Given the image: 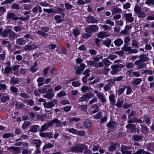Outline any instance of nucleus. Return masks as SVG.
<instances>
[{
  "label": "nucleus",
  "instance_id": "obj_1",
  "mask_svg": "<svg viewBox=\"0 0 154 154\" xmlns=\"http://www.w3.org/2000/svg\"><path fill=\"white\" fill-rule=\"evenodd\" d=\"M75 60L77 64L81 63L80 67L78 66H74V69L75 70V73L77 75H79L85 69L86 65L84 63H82L83 60L81 58H77L75 59Z\"/></svg>",
  "mask_w": 154,
  "mask_h": 154
},
{
  "label": "nucleus",
  "instance_id": "obj_2",
  "mask_svg": "<svg viewBox=\"0 0 154 154\" xmlns=\"http://www.w3.org/2000/svg\"><path fill=\"white\" fill-rule=\"evenodd\" d=\"M85 149V148L80 146L79 144L75 143L73 145L72 147L69 148V150L68 151L75 153L78 152L82 153Z\"/></svg>",
  "mask_w": 154,
  "mask_h": 154
},
{
  "label": "nucleus",
  "instance_id": "obj_3",
  "mask_svg": "<svg viewBox=\"0 0 154 154\" xmlns=\"http://www.w3.org/2000/svg\"><path fill=\"white\" fill-rule=\"evenodd\" d=\"M50 29L48 26H42L41 27L40 30H38L37 33L43 37H46L48 35V32Z\"/></svg>",
  "mask_w": 154,
  "mask_h": 154
},
{
  "label": "nucleus",
  "instance_id": "obj_4",
  "mask_svg": "<svg viewBox=\"0 0 154 154\" xmlns=\"http://www.w3.org/2000/svg\"><path fill=\"white\" fill-rule=\"evenodd\" d=\"M98 29L99 27L97 25H91L85 27V31L87 33H91L97 32Z\"/></svg>",
  "mask_w": 154,
  "mask_h": 154
},
{
  "label": "nucleus",
  "instance_id": "obj_5",
  "mask_svg": "<svg viewBox=\"0 0 154 154\" xmlns=\"http://www.w3.org/2000/svg\"><path fill=\"white\" fill-rule=\"evenodd\" d=\"M94 95L93 94L89 93L86 94L85 95H83L82 96L80 97L78 100V102H82L84 101H88V99L91 97H94Z\"/></svg>",
  "mask_w": 154,
  "mask_h": 154
},
{
  "label": "nucleus",
  "instance_id": "obj_6",
  "mask_svg": "<svg viewBox=\"0 0 154 154\" xmlns=\"http://www.w3.org/2000/svg\"><path fill=\"white\" fill-rule=\"evenodd\" d=\"M132 14L131 13H125L124 14L125 18L126 23H132L134 21V18L132 17Z\"/></svg>",
  "mask_w": 154,
  "mask_h": 154
},
{
  "label": "nucleus",
  "instance_id": "obj_7",
  "mask_svg": "<svg viewBox=\"0 0 154 154\" xmlns=\"http://www.w3.org/2000/svg\"><path fill=\"white\" fill-rule=\"evenodd\" d=\"M29 131L32 132L36 133L40 131V126L38 125H33L30 127Z\"/></svg>",
  "mask_w": 154,
  "mask_h": 154
},
{
  "label": "nucleus",
  "instance_id": "obj_8",
  "mask_svg": "<svg viewBox=\"0 0 154 154\" xmlns=\"http://www.w3.org/2000/svg\"><path fill=\"white\" fill-rule=\"evenodd\" d=\"M106 126L108 128L114 129L117 126L116 122L110 120L108 122L106 123Z\"/></svg>",
  "mask_w": 154,
  "mask_h": 154
},
{
  "label": "nucleus",
  "instance_id": "obj_9",
  "mask_svg": "<svg viewBox=\"0 0 154 154\" xmlns=\"http://www.w3.org/2000/svg\"><path fill=\"white\" fill-rule=\"evenodd\" d=\"M86 21L88 23H94L98 22L97 20L93 17L91 15L89 16L85 17Z\"/></svg>",
  "mask_w": 154,
  "mask_h": 154
},
{
  "label": "nucleus",
  "instance_id": "obj_10",
  "mask_svg": "<svg viewBox=\"0 0 154 154\" xmlns=\"http://www.w3.org/2000/svg\"><path fill=\"white\" fill-rule=\"evenodd\" d=\"M18 35L16 33L10 29L8 35L9 38L11 40H13L15 39H16Z\"/></svg>",
  "mask_w": 154,
  "mask_h": 154
},
{
  "label": "nucleus",
  "instance_id": "obj_11",
  "mask_svg": "<svg viewBox=\"0 0 154 154\" xmlns=\"http://www.w3.org/2000/svg\"><path fill=\"white\" fill-rule=\"evenodd\" d=\"M118 145V147L119 146V144L118 143H114L112 142L111 143L110 146L109 147V151H113L115 150L116 149V146Z\"/></svg>",
  "mask_w": 154,
  "mask_h": 154
},
{
  "label": "nucleus",
  "instance_id": "obj_12",
  "mask_svg": "<svg viewBox=\"0 0 154 154\" xmlns=\"http://www.w3.org/2000/svg\"><path fill=\"white\" fill-rule=\"evenodd\" d=\"M37 47L38 46L37 45L34 44L28 45L25 46L24 49L26 51L33 50L36 49Z\"/></svg>",
  "mask_w": 154,
  "mask_h": 154
},
{
  "label": "nucleus",
  "instance_id": "obj_13",
  "mask_svg": "<svg viewBox=\"0 0 154 154\" xmlns=\"http://www.w3.org/2000/svg\"><path fill=\"white\" fill-rule=\"evenodd\" d=\"M32 143L35 145L36 149H38L41 146V144L42 143L41 141L38 139H34L32 141Z\"/></svg>",
  "mask_w": 154,
  "mask_h": 154
},
{
  "label": "nucleus",
  "instance_id": "obj_14",
  "mask_svg": "<svg viewBox=\"0 0 154 154\" xmlns=\"http://www.w3.org/2000/svg\"><path fill=\"white\" fill-rule=\"evenodd\" d=\"M44 107L46 108H51L54 106V104L52 102L48 101V102H45L43 103Z\"/></svg>",
  "mask_w": 154,
  "mask_h": 154
},
{
  "label": "nucleus",
  "instance_id": "obj_15",
  "mask_svg": "<svg viewBox=\"0 0 154 154\" xmlns=\"http://www.w3.org/2000/svg\"><path fill=\"white\" fill-rule=\"evenodd\" d=\"M32 12L35 14H37L38 12H39V14H40L42 11V8L39 6H38V7H34L32 9Z\"/></svg>",
  "mask_w": 154,
  "mask_h": 154
},
{
  "label": "nucleus",
  "instance_id": "obj_16",
  "mask_svg": "<svg viewBox=\"0 0 154 154\" xmlns=\"http://www.w3.org/2000/svg\"><path fill=\"white\" fill-rule=\"evenodd\" d=\"M114 43L116 46L119 47L123 44V41L121 38H118L114 41Z\"/></svg>",
  "mask_w": 154,
  "mask_h": 154
},
{
  "label": "nucleus",
  "instance_id": "obj_17",
  "mask_svg": "<svg viewBox=\"0 0 154 154\" xmlns=\"http://www.w3.org/2000/svg\"><path fill=\"white\" fill-rule=\"evenodd\" d=\"M83 123L84 126L87 128H90L92 125L91 121L88 119H86L84 121Z\"/></svg>",
  "mask_w": 154,
  "mask_h": 154
},
{
  "label": "nucleus",
  "instance_id": "obj_18",
  "mask_svg": "<svg viewBox=\"0 0 154 154\" xmlns=\"http://www.w3.org/2000/svg\"><path fill=\"white\" fill-rule=\"evenodd\" d=\"M45 79L43 77H39L38 78L37 81L38 83V86L39 87L42 86L45 84Z\"/></svg>",
  "mask_w": 154,
  "mask_h": 154
},
{
  "label": "nucleus",
  "instance_id": "obj_19",
  "mask_svg": "<svg viewBox=\"0 0 154 154\" xmlns=\"http://www.w3.org/2000/svg\"><path fill=\"white\" fill-rule=\"evenodd\" d=\"M54 20L57 23H62L64 21L63 18L61 16L59 15H56L54 17Z\"/></svg>",
  "mask_w": 154,
  "mask_h": 154
},
{
  "label": "nucleus",
  "instance_id": "obj_20",
  "mask_svg": "<svg viewBox=\"0 0 154 154\" xmlns=\"http://www.w3.org/2000/svg\"><path fill=\"white\" fill-rule=\"evenodd\" d=\"M102 45H105L107 47H109L111 45V41L109 38H107L106 40H102Z\"/></svg>",
  "mask_w": 154,
  "mask_h": 154
},
{
  "label": "nucleus",
  "instance_id": "obj_21",
  "mask_svg": "<svg viewBox=\"0 0 154 154\" xmlns=\"http://www.w3.org/2000/svg\"><path fill=\"white\" fill-rule=\"evenodd\" d=\"M124 102V100L123 99H118L115 105L118 108H122L123 107Z\"/></svg>",
  "mask_w": 154,
  "mask_h": 154
},
{
  "label": "nucleus",
  "instance_id": "obj_22",
  "mask_svg": "<svg viewBox=\"0 0 154 154\" xmlns=\"http://www.w3.org/2000/svg\"><path fill=\"white\" fill-rule=\"evenodd\" d=\"M109 100L111 102L112 106L115 105L116 100L115 99V95L114 94H112L109 95Z\"/></svg>",
  "mask_w": 154,
  "mask_h": 154
},
{
  "label": "nucleus",
  "instance_id": "obj_23",
  "mask_svg": "<svg viewBox=\"0 0 154 154\" xmlns=\"http://www.w3.org/2000/svg\"><path fill=\"white\" fill-rule=\"evenodd\" d=\"M97 97L101 99V101L102 103H104L106 101V99L105 98L104 95H102L101 93H99L97 95Z\"/></svg>",
  "mask_w": 154,
  "mask_h": 154
},
{
  "label": "nucleus",
  "instance_id": "obj_24",
  "mask_svg": "<svg viewBox=\"0 0 154 154\" xmlns=\"http://www.w3.org/2000/svg\"><path fill=\"white\" fill-rule=\"evenodd\" d=\"M54 146V145L51 144V143H49L47 144H45L44 146H43L42 149L43 151H44L46 149H48L51 148H53Z\"/></svg>",
  "mask_w": 154,
  "mask_h": 154
},
{
  "label": "nucleus",
  "instance_id": "obj_25",
  "mask_svg": "<svg viewBox=\"0 0 154 154\" xmlns=\"http://www.w3.org/2000/svg\"><path fill=\"white\" fill-rule=\"evenodd\" d=\"M142 132L144 134H147L149 132V128L145 125H140Z\"/></svg>",
  "mask_w": 154,
  "mask_h": 154
},
{
  "label": "nucleus",
  "instance_id": "obj_26",
  "mask_svg": "<svg viewBox=\"0 0 154 154\" xmlns=\"http://www.w3.org/2000/svg\"><path fill=\"white\" fill-rule=\"evenodd\" d=\"M10 81L12 84H16L19 83V80L18 78L13 76L11 78Z\"/></svg>",
  "mask_w": 154,
  "mask_h": 154
},
{
  "label": "nucleus",
  "instance_id": "obj_27",
  "mask_svg": "<svg viewBox=\"0 0 154 154\" xmlns=\"http://www.w3.org/2000/svg\"><path fill=\"white\" fill-rule=\"evenodd\" d=\"M16 42L17 44L20 45L24 44L26 43L23 38H18L17 39Z\"/></svg>",
  "mask_w": 154,
  "mask_h": 154
},
{
  "label": "nucleus",
  "instance_id": "obj_28",
  "mask_svg": "<svg viewBox=\"0 0 154 154\" xmlns=\"http://www.w3.org/2000/svg\"><path fill=\"white\" fill-rule=\"evenodd\" d=\"M105 32H99L97 35V37L99 38H104L107 37L108 36V35H106V34Z\"/></svg>",
  "mask_w": 154,
  "mask_h": 154
},
{
  "label": "nucleus",
  "instance_id": "obj_29",
  "mask_svg": "<svg viewBox=\"0 0 154 154\" xmlns=\"http://www.w3.org/2000/svg\"><path fill=\"white\" fill-rule=\"evenodd\" d=\"M132 139L135 141H140L142 139L143 137L140 135H135L133 136Z\"/></svg>",
  "mask_w": 154,
  "mask_h": 154
},
{
  "label": "nucleus",
  "instance_id": "obj_30",
  "mask_svg": "<svg viewBox=\"0 0 154 154\" xmlns=\"http://www.w3.org/2000/svg\"><path fill=\"white\" fill-rule=\"evenodd\" d=\"M72 30V34L75 37H77L80 33V32L78 29H73Z\"/></svg>",
  "mask_w": 154,
  "mask_h": 154
},
{
  "label": "nucleus",
  "instance_id": "obj_31",
  "mask_svg": "<svg viewBox=\"0 0 154 154\" xmlns=\"http://www.w3.org/2000/svg\"><path fill=\"white\" fill-rule=\"evenodd\" d=\"M88 106L87 104L82 105L78 106V107L81 110L86 112L87 111Z\"/></svg>",
  "mask_w": 154,
  "mask_h": 154
},
{
  "label": "nucleus",
  "instance_id": "obj_32",
  "mask_svg": "<svg viewBox=\"0 0 154 154\" xmlns=\"http://www.w3.org/2000/svg\"><path fill=\"white\" fill-rule=\"evenodd\" d=\"M24 104L21 102L20 103L17 102L15 104V107L18 109H21L24 107Z\"/></svg>",
  "mask_w": 154,
  "mask_h": 154
},
{
  "label": "nucleus",
  "instance_id": "obj_33",
  "mask_svg": "<svg viewBox=\"0 0 154 154\" xmlns=\"http://www.w3.org/2000/svg\"><path fill=\"white\" fill-rule=\"evenodd\" d=\"M14 135L13 134L10 133H6L3 134L2 137L4 138L7 139L10 137H13Z\"/></svg>",
  "mask_w": 154,
  "mask_h": 154
},
{
  "label": "nucleus",
  "instance_id": "obj_34",
  "mask_svg": "<svg viewBox=\"0 0 154 154\" xmlns=\"http://www.w3.org/2000/svg\"><path fill=\"white\" fill-rule=\"evenodd\" d=\"M30 122L29 121H25L22 125V128L23 129H26L30 125Z\"/></svg>",
  "mask_w": 154,
  "mask_h": 154
},
{
  "label": "nucleus",
  "instance_id": "obj_35",
  "mask_svg": "<svg viewBox=\"0 0 154 154\" xmlns=\"http://www.w3.org/2000/svg\"><path fill=\"white\" fill-rule=\"evenodd\" d=\"M49 128L47 124H44L41 126V129L40 128V132H41L42 131H45Z\"/></svg>",
  "mask_w": 154,
  "mask_h": 154
},
{
  "label": "nucleus",
  "instance_id": "obj_36",
  "mask_svg": "<svg viewBox=\"0 0 154 154\" xmlns=\"http://www.w3.org/2000/svg\"><path fill=\"white\" fill-rule=\"evenodd\" d=\"M143 118L144 119L146 123L149 124L151 123V119L147 114H146L144 115Z\"/></svg>",
  "mask_w": 154,
  "mask_h": 154
},
{
  "label": "nucleus",
  "instance_id": "obj_37",
  "mask_svg": "<svg viewBox=\"0 0 154 154\" xmlns=\"http://www.w3.org/2000/svg\"><path fill=\"white\" fill-rule=\"evenodd\" d=\"M8 149H11L12 150L17 152V153H20L21 152L20 148L17 147L11 146L8 148Z\"/></svg>",
  "mask_w": 154,
  "mask_h": 154
},
{
  "label": "nucleus",
  "instance_id": "obj_38",
  "mask_svg": "<svg viewBox=\"0 0 154 154\" xmlns=\"http://www.w3.org/2000/svg\"><path fill=\"white\" fill-rule=\"evenodd\" d=\"M125 127L129 129L130 130L132 131L136 128V126L133 124H131L127 125L125 126Z\"/></svg>",
  "mask_w": 154,
  "mask_h": 154
},
{
  "label": "nucleus",
  "instance_id": "obj_39",
  "mask_svg": "<svg viewBox=\"0 0 154 154\" xmlns=\"http://www.w3.org/2000/svg\"><path fill=\"white\" fill-rule=\"evenodd\" d=\"M102 112L101 111H100L97 112L94 117V119H99L102 116Z\"/></svg>",
  "mask_w": 154,
  "mask_h": 154
},
{
  "label": "nucleus",
  "instance_id": "obj_40",
  "mask_svg": "<svg viewBox=\"0 0 154 154\" xmlns=\"http://www.w3.org/2000/svg\"><path fill=\"white\" fill-rule=\"evenodd\" d=\"M10 29H5L2 32V35L3 37H7L8 36Z\"/></svg>",
  "mask_w": 154,
  "mask_h": 154
},
{
  "label": "nucleus",
  "instance_id": "obj_41",
  "mask_svg": "<svg viewBox=\"0 0 154 154\" xmlns=\"http://www.w3.org/2000/svg\"><path fill=\"white\" fill-rule=\"evenodd\" d=\"M12 71V67L11 66H6L4 70V74H8Z\"/></svg>",
  "mask_w": 154,
  "mask_h": 154
},
{
  "label": "nucleus",
  "instance_id": "obj_42",
  "mask_svg": "<svg viewBox=\"0 0 154 154\" xmlns=\"http://www.w3.org/2000/svg\"><path fill=\"white\" fill-rule=\"evenodd\" d=\"M54 97V94L53 93H49L46 94L44 95V97L45 98H47L48 100L51 99V98Z\"/></svg>",
  "mask_w": 154,
  "mask_h": 154
},
{
  "label": "nucleus",
  "instance_id": "obj_43",
  "mask_svg": "<svg viewBox=\"0 0 154 154\" xmlns=\"http://www.w3.org/2000/svg\"><path fill=\"white\" fill-rule=\"evenodd\" d=\"M9 100V98L8 96L6 95L2 96L1 99V101L3 103H5Z\"/></svg>",
  "mask_w": 154,
  "mask_h": 154
},
{
  "label": "nucleus",
  "instance_id": "obj_44",
  "mask_svg": "<svg viewBox=\"0 0 154 154\" xmlns=\"http://www.w3.org/2000/svg\"><path fill=\"white\" fill-rule=\"evenodd\" d=\"M76 134L80 137H82L85 134V132L84 130L77 131Z\"/></svg>",
  "mask_w": 154,
  "mask_h": 154
},
{
  "label": "nucleus",
  "instance_id": "obj_45",
  "mask_svg": "<svg viewBox=\"0 0 154 154\" xmlns=\"http://www.w3.org/2000/svg\"><path fill=\"white\" fill-rule=\"evenodd\" d=\"M65 6L67 10H70L73 7L72 5L70 4L67 2L65 3Z\"/></svg>",
  "mask_w": 154,
  "mask_h": 154
},
{
  "label": "nucleus",
  "instance_id": "obj_46",
  "mask_svg": "<svg viewBox=\"0 0 154 154\" xmlns=\"http://www.w3.org/2000/svg\"><path fill=\"white\" fill-rule=\"evenodd\" d=\"M131 48H132L130 46H123L122 48V51L125 52L128 51L129 53Z\"/></svg>",
  "mask_w": 154,
  "mask_h": 154
},
{
  "label": "nucleus",
  "instance_id": "obj_47",
  "mask_svg": "<svg viewBox=\"0 0 154 154\" xmlns=\"http://www.w3.org/2000/svg\"><path fill=\"white\" fill-rule=\"evenodd\" d=\"M103 63L106 66H109L112 63L109 60L106 58H104L103 60Z\"/></svg>",
  "mask_w": 154,
  "mask_h": 154
},
{
  "label": "nucleus",
  "instance_id": "obj_48",
  "mask_svg": "<svg viewBox=\"0 0 154 154\" xmlns=\"http://www.w3.org/2000/svg\"><path fill=\"white\" fill-rule=\"evenodd\" d=\"M140 57L142 62L146 61L149 60L148 58L146 56H145L144 54L140 55Z\"/></svg>",
  "mask_w": 154,
  "mask_h": 154
},
{
  "label": "nucleus",
  "instance_id": "obj_49",
  "mask_svg": "<svg viewBox=\"0 0 154 154\" xmlns=\"http://www.w3.org/2000/svg\"><path fill=\"white\" fill-rule=\"evenodd\" d=\"M23 38L26 42L29 41V39H32L30 35L29 34L25 35H24V38Z\"/></svg>",
  "mask_w": 154,
  "mask_h": 154
},
{
  "label": "nucleus",
  "instance_id": "obj_50",
  "mask_svg": "<svg viewBox=\"0 0 154 154\" xmlns=\"http://www.w3.org/2000/svg\"><path fill=\"white\" fill-rule=\"evenodd\" d=\"M55 123L56 124V125L59 127H62V122L58 119L55 118Z\"/></svg>",
  "mask_w": 154,
  "mask_h": 154
},
{
  "label": "nucleus",
  "instance_id": "obj_51",
  "mask_svg": "<svg viewBox=\"0 0 154 154\" xmlns=\"http://www.w3.org/2000/svg\"><path fill=\"white\" fill-rule=\"evenodd\" d=\"M142 81V79L141 78H136L134 81L133 83L136 85H138L140 84Z\"/></svg>",
  "mask_w": 154,
  "mask_h": 154
},
{
  "label": "nucleus",
  "instance_id": "obj_52",
  "mask_svg": "<svg viewBox=\"0 0 154 154\" xmlns=\"http://www.w3.org/2000/svg\"><path fill=\"white\" fill-rule=\"evenodd\" d=\"M90 74H86L85 76H83L82 79V81L84 83H86L87 82V78L89 77Z\"/></svg>",
  "mask_w": 154,
  "mask_h": 154
},
{
  "label": "nucleus",
  "instance_id": "obj_53",
  "mask_svg": "<svg viewBox=\"0 0 154 154\" xmlns=\"http://www.w3.org/2000/svg\"><path fill=\"white\" fill-rule=\"evenodd\" d=\"M87 64L91 66L95 67V65L96 63L94 61L89 60L87 61Z\"/></svg>",
  "mask_w": 154,
  "mask_h": 154
},
{
  "label": "nucleus",
  "instance_id": "obj_54",
  "mask_svg": "<svg viewBox=\"0 0 154 154\" xmlns=\"http://www.w3.org/2000/svg\"><path fill=\"white\" fill-rule=\"evenodd\" d=\"M47 90L46 88L44 86L42 88H39L38 89V91L41 94H43L45 93Z\"/></svg>",
  "mask_w": 154,
  "mask_h": 154
},
{
  "label": "nucleus",
  "instance_id": "obj_55",
  "mask_svg": "<svg viewBox=\"0 0 154 154\" xmlns=\"http://www.w3.org/2000/svg\"><path fill=\"white\" fill-rule=\"evenodd\" d=\"M111 85L110 83L106 84L104 87L103 89L105 91H107L109 90L111 87Z\"/></svg>",
  "mask_w": 154,
  "mask_h": 154
},
{
  "label": "nucleus",
  "instance_id": "obj_56",
  "mask_svg": "<svg viewBox=\"0 0 154 154\" xmlns=\"http://www.w3.org/2000/svg\"><path fill=\"white\" fill-rule=\"evenodd\" d=\"M66 95V93L63 91H62L57 94V96L59 97L65 96Z\"/></svg>",
  "mask_w": 154,
  "mask_h": 154
},
{
  "label": "nucleus",
  "instance_id": "obj_57",
  "mask_svg": "<svg viewBox=\"0 0 154 154\" xmlns=\"http://www.w3.org/2000/svg\"><path fill=\"white\" fill-rule=\"evenodd\" d=\"M127 87V86L125 85L124 86V88H122L119 89L118 94L119 95H121L123 93L124 91H125V88Z\"/></svg>",
  "mask_w": 154,
  "mask_h": 154
},
{
  "label": "nucleus",
  "instance_id": "obj_58",
  "mask_svg": "<svg viewBox=\"0 0 154 154\" xmlns=\"http://www.w3.org/2000/svg\"><path fill=\"white\" fill-rule=\"evenodd\" d=\"M11 8L13 9H15L18 10L20 9V5L18 4L14 3L11 5Z\"/></svg>",
  "mask_w": 154,
  "mask_h": 154
},
{
  "label": "nucleus",
  "instance_id": "obj_59",
  "mask_svg": "<svg viewBox=\"0 0 154 154\" xmlns=\"http://www.w3.org/2000/svg\"><path fill=\"white\" fill-rule=\"evenodd\" d=\"M142 74H146L148 73L149 75H152V71L150 70H145L143 71V72H142Z\"/></svg>",
  "mask_w": 154,
  "mask_h": 154
},
{
  "label": "nucleus",
  "instance_id": "obj_60",
  "mask_svg": "<svg viewBox=\"0 0 154 154\" xmlns=\"http://www.w3.org/2000/svg\"><path fill=\"white\" fill-rule=\"evenodd\" d=\"M122 11V10L119 8H115L112 9V13H120Z\"/></svg>",
  "mask_w": 154,
  "mask_h": 154
},
{
  "label": "nucleus",
  "instance_id": "obj_61",
  "mask_svg": "<svg viewBox=\"0 0 154 154\" xmlns=\"http://www.w3.org/2000/svg\"><path fill=\"white\" fill-rule=\"evenodd\" d=\"M134 10L136 13L138 14L140 13L142 11L141 9L139 6H135L134 8Z\"/></svg>",
  "mask_w": 154,
  "mask_h": 154
},
{
  "label": "nucleus",
  "instance_id": "obj_62",
  "mask_svg": "<svg viewBox=\"0 0 154 154\" xmlns=\"http://www.w3.org/2000/svg\"><path fill=\"white\" fill-rule=\"evenodd\" d=\"M38 70V69L37 67L35 66H32L30 67V71L32 73H34Z\"/></svg>",
  "mask_w": 154,
  "mask_h": 154
},
{
  "label": "nucleus",
  "instance_id": "obj_63",
  "mask_svg": "<svg viewBox=\"0 0 154 154\" xmlns=\"http://www.w3.org/2000/svg\"><path fill=\"white\" fill-rule=\"evenodd\" d=\"M72 85L74 87H78L80 85V84L78 81H74L72 82Z\"/></svg>",
  "mask_w": 154,
  "mask_h": 154
},
{
  "label": "nucleus",
  "instance_id": "obj_64",
  "mask_svg": "<svg viewBox=\"0 0 154 154\" xmlns=\"http://www.w3.org/2000/svg\"><path fill=\"white\" fill-rule=\"evenodd\" d=\"M132 46L137 48H138V44L136 40H134L132 41L131 43Z\"/></svg>",
  "mask_w": 154,
  "mask_h": 154
}]
</instances>
